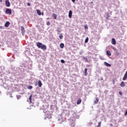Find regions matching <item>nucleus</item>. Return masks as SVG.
Wrapping results in <instances>:
<instances>
[{"instance_id":"f257e3e1","label":"nucleus","mask_w":127,"mask_h":127,"mask_svg":"<svg viewBox=\"0 0 127 127\" xmlns=\"http://www.w3.org/2000/svg\"><path fill=\"white\" fill-rule=\"evenodd\" d=\"M36 45L38 48H41L42 50H46V46L45 45H43L42 43L40 42H38L36 43Z\"/></svg>"},{"instance_id":"f03ea898","label":"nucleus","mask_w":127,"mask_h":127,"mask_svg":"<svg viewBox=\"0 0 127 127\" xmlns=\"http://www.w3.org/2000/svg\"><path fill=\"white\" fill-rule=\"evenodd\" d=\"M5 12L6 14H11V13H12V11L10 8H6Z\"/></svg>"},{"instance_id":"7ed1b4c3","label":"nucleus","mask_w":127,"mask_h":127,"mask_svg":"<svg viewBox=\"0 0 127 127\" xmlns=\"http://www.w3.org/2000/svg\"><path fill=\"white\" fill-rule=\"evenodd\" d=\"M5 4L6 6L7 7H9V6H10V3L8 0H5Z\"/></svg>"},{"instance_id":"20e7f679","label":"nucleus","mask_w":127,"mask_h":127,"mask_svg":"<svg viewBox=\"0 0 127 127\" xmlns=\"http://www.w3.org/2000/svg\"><path fill=\"white\" fill-rule=\"evenodd\" d=\"M112 44H113V45H116L117 44V42H116V39H115V38L112 39Z\"/></svg>"},{"instance_id":"39448f33","label":"nucleus","mask_w":127,"mask_h":127,"mask_svg":"<svg viewBox=\"0 0 127 127\" xmlns=\"http://www.w3.org/2000/svg\"><path fill=\"white\" fill-rule=\"evenodd\" d=\"M127 71L126 72L123 78V81H126V80H127Z\"/></svg>"},{"instance_id":"423d86ee","label":"nucleus","mask_w":127,"mask_h":127,"mask_svg":"<svg viewBox=\"0 0 127 127\" xmlns=\"http://www.w3.org/2000/svg\"><path fill=\"white\" fill-rule=\"evenodd\" d=\"M72 13H73V12H72V10H69V13H68L69 18H71L72 17Z\"/></svg>"},{"instance_id":"0eeeda50","label":"nucleus","mask_w":127,"mask_h":127,"mask_svg":"<svg viewBox=\"0 0 127 127\" xmlns=\"http://www.w3.org/2000/svg\"><path fill=\"white\" fill-rule=\"evenodd\" d=\"M10 24V23L8 21H7L5 24H4V26L5 27H8V26H9V25Z\"/></svg>"},{"instance_id":"6e6552de","label":"nucleus","mask_w":127,"mask_h":127,"mask_svg":"<svg viewBox=\"0 0 127 127\" xmlns=\"http://www.w3.org/2000/svg\"><path fill=\"white\" fill-rule=\"evenodd\" d=\"M38 84L39 87H40V88H41L42 86V82H41V80H38Z\"/></svg>"},{"instance_id":"1a4fd4ad","label":"nucleus","mask_w":127,"mask_h":127,"mask_svg":"<svg viewBox=\"0 0 127 127\" xmlns=\"http://www.w3.org/2000/svg\"><path fill=\"white\" fill-rule=\"evenodd\" d=\"M106 54L108 56H112V53H111L110 51H107L106 52Z\"/></svg>"},{"instance_id":"9d476101","label":"nucleus","mask_w":127,"mask_h":127,"mask_svg":"<svg viewBox=\"0 0 127 127\" xmlns=\"http://www.w3.org/2000/svg\"><path fill=\"white\" fill-rule=\"evenodd\" d=\"M21 30L22 34H24V32H25V31L24 30V27H23V26L21 27Z\"/></svg>"},{"instance_id":"9b49d317","label":"nucleus","mask_w":127,"mask_h":127,"mask_svg":"<svg viewBox=\"0 0 127 127\" xmlns=\"http://www.w3.org/2000/svg\"><path fill=\"white\" fill-rule=\"evenodd\" d=\"M81 103H82V100L81 98H79L77 101V105H80Z\"/></svg>"},{"instance_id":"f8f14e48","label":"nucleus","mask_w":127,"mask_h":127,"mask_svg":"<svg viewBox=\"0 0 127 127\" xmlns=\"http://www.w3.org/2000/svg\"><path fill=\"white\" fill-rule=\"evenodd\" d=\"M104 64L105 66H107V67H111V64L107 63V62H104Z\"/></svg>"},{"instance_id":"ddd939ff","label":"nucleus","mask_w":127,"mask_h":127,"mask_svg":"<svg viewBox=\"0 0 127 127\" xmlns=\"http://www.w3.org/2000/svg\"><path fill=\"white\" fill-rule=\"evenodd\" d=\"M99 103V98L98 97H96L95 98V100L94 101V104H98Z\"/></svg>"},{"instance_id":"4468645a","label":"nucleus","mask_w":127,"mask_h":127,"mask_svg":"<svg viewBox=\"0 0 127 127\" xmlns=\"http://www.w3.org/2000/svg\"><path fill=\"white\" fill-rule=\"evenodd\" d=\"M120 85H121V87H125V86H126V84H125V82L122 81V82H121Z\"/></svg>"},{"instance_id":"2eb2a0df","label":"nucleus","mask_w":127,"mask_h":127,"mask_svg":"<svg viewBox=\"0 0 127 127\" xmlns=\"http://www.w3.org/2000/svg\"><path fill=\"white\" fill-rule=\"evenodd\" d=\"M29 100L30 104H31V103H32L31 100H32V94H31L29 96Z\"/></svg>"},{"instance_id":"dca6fc26","label":"nucleus","mask_w":127,"mask_h":127,"mask_svg":"<svg viewBox=\"0 0 127 127\" xmlns=\"http://www.w3.org/2000/svg\"><path fill=\"white\" fill-rule=\"evenodd\" d=\"M36 11H37V14H38V15H41V12L40 11V10H39V9H37Z\"/></svg>"},{"instance_id":"f3484780","label":"nucleus","mask_w":127,"mask_h":127,"mask_svg":"<svg viewBox=\"0 0 127 127\" xmlns=\"http://www.w3.org/2000/svg\"><path fill=\"white\" fill-rule=\"evenodd\" d=\"M87 68L84 69V75L87 76L88 75V73H87Z\"/></svg>"},{"instance_id":"a211bd4d","label":"nucleus","mask_w":127,"mask_h":127,"mask_svg":"<svg viewBox=\"0 0 127 127\" xmlns=\"http://www.w3.org/2000/svg\"><path fill=\"white\" fill-rule=\"evenodd\" d=\"M53 16L54 18L55 19H57V15H56V14L54 13L53 14Z\"/></svg>"},{"instance_id":"6ab92c4d","label":"nucleus","mask_w":127,"mask_h":127,"mask_svg":"<svg viewBox=\"0 0 127 127\" xmlns=\"http://www.w3.org/2000/svg\"><path fill=\"white\" fill-rule=\"evenodd\" d=\"M60 47L61 48H62V49L64 48V44H63V43L60 44Z\"/></svg>"},{"instance_id":"aec40b11","label":"nucleus","mask_w":127,"mask_h":127,"mask_svg":"<svg viewBox=\"0 0 127 127\" xmlns=\"http://www.w3.org/2000/svg\"><path fill=\"white\" fill-rule=\"evenodd\" d=\"M88 41H89V37H86L85 40V43H88Z\"/></svg>"},{"instance_id":"412c9836","label":"nucleus","mask_w":127,"mask_h":127,"mask_svg":"<svg viewBox=\"0 0 127 127\" xmlns=\"http://www.w3.org/2000/svg\"><path fill=\"white\" fill-rule=\"evenodd\" d=\"M101 125H102V122H99L98 123V125L97 126V127H101Z\"/></svg>"},{"instance_id":"4be33fe9","label":"nucleus","mask_w":127,"mask_h":127,"mask_svg":"<svg viewBox=\"0 0 127 127\" xmlns=\"http://www.w3.org/2000/svg\"><path fill=\"white\" fill-rule=\"evenodd\" d=\"M28 89H29V90L32 89V86L30 85V86H28Z\"/></svg>"},{"instance_id":"5701e85b","label":"nucleus","mask_w":127,"mask_h":127,"mask_svg":"<svg viewBox=\"0 0 127 127\" xmlns=\"http://www.w3.org/2000/svg\"><path fill=\"white\" fill-rule=\"evenodd\" d=\"M59 37H60V38L61 39H63V35H60L59 36Z\"/></svg>"},{"instance_id":"b1692460","label":"nucleus","mask_w":127,"mask_h":127,"mask_svg":"<svg viewBox=\"0 0 127 127\" xmlns=\"http://www.w3.org/2000/svg\"><path fill=\"white\" fill-rule=\"evenodd\" d=\"M21 97V96L20 95L17 96V100H19V99H20Z\"/></svg>"},{"instance_id":"393cba45","label":"nucleus","mask_w":127,"mask_h":127,"mask_svg":"<svg viewBox=\"0 0 127 127\" xmlns=\"http://www.w3.org/2000/svg\"><path fill=\"white\" fill-rule=\"evenodd\" d=\"M84 28L85 29H88V25H86L84 26Z\"/></svg>"},{"instance_id":"a878e982","label":"nucleus","mask_w":127,"mask_h":127,"mask_svg":"<svg viewBox=\"0 0 127 127\" xmlns=\"http://www.w3.org/2000/svg\"><path fill=\"white\" fill-rule=\"evenodd\" d=\"M47 25H48V26L50 25V22H49V21L47 22Z\"/></svg>"},{"instance_id":"bb28decb","label":"nucleus","mask_w":127,"mask_h":127,"mask_svg":"<svg viewBox=\"0 0 127 127\" xmlns=\"http://www.w3.org/2000/svg\"><path fill=\"white\" fill-rule=\"evenodd\" d=\"M110 17V14L109 13L107 14V19H109V18Z\"/></svg>"},{"instance_id":"cd10ccee","label":"nucleus","mask_w":127,"mask_h":127,"mask_svg":"<svg viewBox=\"0 0 127 127\" xmlns=\"http://www.w3.org/2000/svg\"><path fill=\"white\" fill-rule=\"evenodd\" d=\"M61 63H65V61H64V60H61Z\"/></svg>"},{"instance_id":"c85d7f7f","label":"nucleus","mask_w":127,"mask_h":127,"mask_svg":"<svg viewBox=\"0 0 127 127\" xmlns=\"http://www.w3.org/2000/svg\"><path fill=\"white\" fill-rule=\"evenodd\" d=\"M119 95H120V96H122V95H123V93H122V92L119 91Z\"/></svg>"},{"instance_id":"c756f323","label":"nucleus","mask_w":127,"mask_h":127,"mask_svg":"<svg viewBox=\"0 0 127 127\" xmlns=\"http://www.w3.org/2000/svg\"><path fill=\"white\" fill-rule=\"evenodd\" d=\"M27 5H28V6H30V3L28 2V3H27Z\"/></svg>"},{"instance_id":"7c9ffc66","label":"nucleus","mask_w":127,"mask_h":127,"mask_svg":"<svg viewBox=\"0 0 127 127\" xmlns=\"http://www.w3.org/2000/svg\"><path fill=\"white\" fill-rule=\"evenodd\" d=\"M114 50H115V51H116L117 52H118V49H114Z\"/></svg>"},{"instance_id":"2f4dec72","label":"nucleus","mask_w":127,"mask_h":127,"mask_svg":"<svg viewBox=\"0 0 127 127\" xmlns=\"http://www.w3.org/2000/svg\"><path fill=\"white\" fill-rule=\"evenodd\" d=\"M83 59H86V60H87V58H85V57H84V58H83Z\"/></svg>"},{"instance_id":"473e14b6","label":"nucleus","mask_w":127,"mask_h":127,"mask_svg":"<svg viewBox=\"0 0 127 127\" xmlns=\"http://www.w3.org/2000/svg\"><path fill=\"white\" fill-rule=\"evenodd\" d=\"M73 2H75V0H71Z\"/></svg>"},{"instance_id":"72a5a7b5","label":"nucleus","mask_w":127,"mask_h":127,"mask_svg":"<svg viewBox=\"0 0 127 127\" xmlns=\"http://www.w3.org/2000/svg\"><path fill=\"white\" fill-rule=\"evenodd\" d=\"M0 2H2V0H0Z\"/></svg>"},{"instance_id":"f704fd0d","label":"nucleus","mask_w":127,"mask_h":127,"mask_svg":"<svg viewBox=\"0 0 127 127\" xmlns=\"http://www.w3.org/2000/svg\"><path fill=\"white\" fill-rule=\"evenodd\" d=\"M41 14H42V15H44L43 12H42V13H41Z\"/></svg>"},{"instance_id":"c9c22d12","label":"nucleus","mask_w":127,"mask_h":127,"mask_svg":"<svg viewBox=\"0 0 127 127\" xmlns=\"http://www.w3.org/2000/svg\"><path fill=\"white\" fill-rule=\"evenodd\" d=\"M91 3H93V1H91Z\"/></svg>"}]
</instances>
